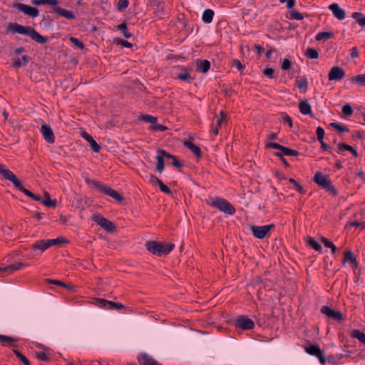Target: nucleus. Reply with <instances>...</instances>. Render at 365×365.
Listing matches in <instances>:
<instances>
[{"label":"nucleus","mask_w":365,"mask_h":365,"mask_svg":"<svg viewBox=\"0 0 365 365\" xmlns=\"http://www.w3.org/2000/svg\"><path fill=\"white\" fill-rule=\"evenodd\" d=\"M207 203L219 210L229 215H233L235 212V207L226 200L220 197L210 199Z\"/></svg>","instance_id":"obj_4"},{"label":"nucleus","mask_w":365,"mask_h":365,"mask_svg":"<svg viewBox=\"0 0 365 365\" xmlns=\"http://www.w3.org/2000/svg\"><path fill=\"white\" fill-rule=\"evenodd\" d=\"M308 245L312 247L314 250L321 252H322V246L319 242H317L314 237H309L308 239Z\"/></svg>","instance_id":"obj_38"},{"label":"nucleus","mask_w":365,"mask_h":365,"mask_svg":"<svg viewBox=\"0 0 365 365\" xmlns=\"http://www.w3.org/2000/svg\"><path fill=\"white\" fill-rule=\"evenodd\" d=\"M118 43L126 48H131L133 46L132 43L123 39L120 40Z\"/></svg>","instance_id":"obj_63"},{"label":"nucleus","mask_w":365,"mask_h":365,"mask_svg":"<svg viewBox=\"0 0 365 365\" xmlns=\"http://www.w3.org/2000/svg\"><path fill=\"white\" fill-rule=\"evenodd\" d=\"M142 120L145 122L150 123L151 124V128L155 125L158 121L156 117L149 115H143L142 116Z\"/></svg>","instance_id":"obj_41"},{"label":"nucleus","mask_w":365,"mask_h":365,"mask_svg":"<svg viewBox=\"0 0 365 365\" xmlns=\"http://www.w3.org/2000/svg\"><path fill=\"white\" fill-rule=\"evenodd\" d=\"M29 57L28 56H23L21 58H18L13 63V66L20 68L26 66L29 63Z\"/></svg>","instance_id":"obj_34"},{"label":"nucleus","mask_w":365,"mask_h":365,"mask_svg":"<svg viewBox=\"0 0 365 365\" xmlns=\"http://www.w3.org/2000/svg\"><path fill=\"white\" fill-rule=\"evenodd\" d=\"M14 187L19 191L24 192L26 196L31 197L32 192L24 187L20 180L18 181V185H14Z\"/></svg>","instance_id":"obj_46"},{"label":"nucleus","mask_w":365,"mask_h":365,"mask_svg":"<svg viewBox=\"0 0 365 365\" xmlns=\"http://www.w3.org/2000/svg\"><path fill=\"white\" fill-rule=\"evenodd\" d=\"M158 155L156 156L157 159V165H156V170L159 173H162L164 170L165 167V161L164 158H168V152L164 150L158 149Z\"/></svg>","instance_id":"obj_16"},{"label":"nucleus","mask_w":365,"mask_h":365,"mask_svg":"<svg viewBox=\"0 0 365 365\" xmlns=\"http://www.w3.org/2000/svg\"><path fill=\"white\" fill-rule=\"evenodd\" d=\"M352 148H353L352 146L345 144V143H339L338 145V149H339V153L344 152V150L351 151V150H352Z\"/></svg>","instance_id":"obj_53"},{"label":"nucleus","mask_w":365,"mask_h":365,"mask_svg":"<svg viewBox=\"0 0 365 365\" xmlns=\"http://www.w3.org/2000/svg\"><path fill=\"white\" fill-rule=\"evenodd\" d=\"M86 182L92 188H95L101 193L105 194L113 197L118 202H120L123 200V197L118 192H117L115 190H113L109 186H107L106 185L102 183L100 181L87 178L86 180Z\"/></svg>","instance_id":"obj_2"},{"label":"nucleus","mask_w":365,"mask_h":365,"mask_svg":"<svg viewBox=\"0 0 365 365\" xmlns=\"http://www.w3.org/2000/svg\"><path fill=\"white\" fill-rule=\"evenodd\" d=\"M95 304L100 308L105 309H122L125 308V306L121 303H117L111 301H108L104 299H96L95 300Z\"/></svg>","instance_id":"obj_7"},{"label":"nucleus","mask_w":365,"mask_h":365,"mask_svg":"<svg viewBox=\"0 0 365 365\" xmlns=\"http://www.w3.org/2000/svg\"><path fill=\"white\" fill-rule=\"evenodd\" d=\"M317 136L319 141H322L324 137V130L322 127H318L317 128Z\"/></svg>","instance_id":"obj_57"},{"label":"nucleus","mask_w":365,"mask_h":365,"mask_svg":"<svg viewBox=\"0 0 365 365\" xmlns=\"http://www.w3.org/2000/svg\"><path fill=\"white\" fill-rule=\"evenodd\" d=\"M343 263L350 262L351 264H354L355 267H357V262L356 259L354 257V253L351 251H346L344 252V257L342 261Z\"/></svg>","instance_id":"obj_25"},{"label":"nucleus","mask_w":365,"mask_h":365,"mask_svg":"<svg viewBox=\"0 0 365 365\" xmlns=\"http://www.w3.org/2000/svg\"><path fill=\"white\" fill-rule=\"evenodd\" d=\"M352 18L362 27H365V16L359 12H354Z\"/></svg>","instance_id":"obj_36"},{"label":"nucleus","mask_w":365,"mask_h":365,"mask_svg":"<svg viewBox=\"0 0 365 365\" xmlns=\"http://www.w3.org/2000/svg\"><path fill=\"white\" fill-rule=\"evenodd\" d=\"M48 282L50 284L61 286V287H66L68 289H71L72 288L71 286L66 284L65 283H63V282L59 281V280L49 279Z\"/></svg>","instance_id":"obj_55"},{"label":"nucleus","mask_w":365,"mask_h":365,"mask_svg":"<svg viewBox=\"0 0 365 365\" xmlns=\"http://www.w3.org/2000/svg\"><path fill=\"white\" fill-rule=\"evenodd\" d=\"M182 71V73H178L176 78L180 81H185L187 83H191L193 80V78L190 75V70L182 66L180 68Z\"/></svg>","instance_id":"obj_21"},{"label":"nucleus","mask_w":365,"mask_h":365,"mask_svg":"<svg viewBox=\"0 0 365 365\" xmlns=\"http://www.w3.org/2000/svg\"><path fill=\"white\" fill-rule=\"evenodd\" d=\"M305 55L311 59H317L319 58L317 51L313 48H308L305 52Z\"/></svg>","instance_id":"obj_40"},{"label":"nucleus","mask_w":365,"mask_h":365,"mask_svg":"<svg viewBox=\"0 0 365 365\" xmlns=\"http://www.w3.org/2000/svg\"><path fill=\"white\" fill-rule=\"evenodd\" d=\"M321 312L329 318L336 320L342 319V314L340 312L334 311L327 306H323L321 309Z\"/></svg>","instance_id":"obj_18"},{"label":"nucleus","mask_w":365,"mask_h":365,"mask_svg":"<svg viewBox=\"0 0 365 365\" xmlns=\"http://www.w3.org/2000/svg\"><path fill=\"white\" fill-rule=\"evenodd\" d=\"M36 356L40 361H47L49 360V358L43 351L36 352Z\"/></svg>","instance_id":"obj_59"},{"label":"nucleus","mask_w":365,"mask_h":365,"mask_svg":"<svg viewBox=\"0 0 365 365\" xmlns=\"http://www.w3.org/2000/svg\"><path fill=\"white\" fill-rule=\"evenodd\" d=\"M8 29L9 31L14 34L18 33L30 36L32 40L41 44H44L47 42V38L39 34L31 26H24L19 24L18 23H9L8 25Z\"/></svg>","instance_id":"obj_1"},{"label":"nucleus","mask_w":365,"mask_h":365,"mask_svg":"<svg viewBox=\"0 0 365 365\" xmlns=\"http://www.w3.org/2000/svg\"><path fill=\"white\" fill-rule=\"evenodd\" d=\"M334 36V34L331 31H323L319 32L315 36L317 41L328 40L332 38Z\"/></svg>","instance_id":"obj_29"},{"label":"nucleus","mask_w":365,"mask_h":365,"mask_svg":"<svg viewBox=\"0 0 365 365\" xmlns=\"http://www.w3.org/2000/svg\"><path fill=\"white\" fill-rule=\"evenodd\" d=\"M321 242L324 244V245L327 247H329L331 250V253L335 254L336 252V246L329 241L327 238L324 237H321Z\"/></svg>","instance_id":"obj_39"},{"label":"nucleus","mask_w":365,"mask_h":365,"mask_svg":"<svg viewBox=\"0 0 365 365\" xmlns=\"http://www.w3.org/2000/svg\"><path fill=\"white\" fill-rule=\"evenodd\" d=\"M147 250L153 255L162 256L168 255L174 248L175 245L172 243L162 244L156 241H148L145 244Z\"/></svg>","instance_id":"obj_3"},{"label":"nucleus","mask_w":365,"mask_h":365,"mask_svg":"<svg viewBox=\"0 0 365 365\" xmlns=\"http://www.w3.org/2000/svg\"><path fill=\"white\" fill-rule=\"evenodd\" d=\"M351 81L360 85L365 86V74H360L351 78Z\"/></svg>","instance_id":"obj_42"},{"label":"nucleus","mask_w":365,"mask_h":365,"mask_svg":"<svg viewBox=\"0 0 365 365\" xmlns=\"http://www.w3.org/2000/svg\"><path fill=\"white\" fill-rule=\"evenodd\" d=\"M291 65V61L288 58H284L282 62L281 68L282 70L287 71L290 68Z\"/></svg>","instance_id":"obj_56"},{"label":"nucleus","mask_w":365,"mask_h":365,"mask_svg":"<svg viewBox=\"0 0 365 365\" xmlns=\"http://www.w3.org/2000/svg\"><path fill=\"white\" fill-rule=\"evenodd\" d=\"M17 341L18 340L14 337L0 334V341L4 346L6 345V344H8L11 347H16V345L14 343Z\"/></svg>","instance_id":"obj_26"},{"label":"nucleus","mask_w":365,"mask_h":365,"mask_svg":"<svg viewBox=\"0 0 365 365\" xmlns=\"http://www.w3.org/2000/svg\"><path fill=\"white\" fill-rule=\"evenodd\" d=\"M235 326L243 330L252 329L255 327L254 322L245 315H241L235 321Z\"/></svg>","instance_id":"obj_10"},{"label":"nucleus","mask_w":365,"mask_h":365,"mask_svg":"<svg viewBox=\"0 0 365 365\" xmlns=\"http://www.w3.org/2000/svg\"><path fill=\"white\" fill-rule=\"evenodd\" d=\"M273 227V224L263 226L251 225L250 230L255 237L257 239H263Z\"/></svg>","instance_id":"obj_6"},{"label":"nucleus","mask_w":365,"mask_h":365,"mask_svg":"<svg viewBox=\"0 0 365 365\" xmlns=\"http://www.w3.org/2000/svg\"><path fill=\"white\" fill-rule=\"evenodd\" d=\"M289 182L290 183H292L295 187L296 189L297 190V191L299 192V193H302V194H304L305 193V190L303 188V187L299 185L294 179L293 178H289Z\"/></svg>","instance_id":"obj_49"},{"label":"nucleus","mask_w":365,"mask_h":365,"mask_svg":"<svg viewBox=\"0 0 365 365\" xmlns=\"http://www.w3.org/2000/svg\"><path fill=\"white\" fill-rule=\"evenodd\" d=\"M214 16V11L210 9H205L202 14V19L205 23H211Z\"/></svg>","instance_id":"obj_30"},{"label":"nucleus","mask_w":365,"mask_h":365,"mask_svg":"<svg viewBox=\"0 0 365 365\" xmlns=\"http://www.w3.org/2000/svg\"><path fill=\"white\" fill-rule=\"evenodd\" d=\"M289 19L295 20H302L304 19V16L302 14H301L297 10H292L289 14Z\"/></svg>","instance_id":"obj_45"},{"label":"nucleus","mask_w":365,"mask_h":365,"mask_svg":"<svg viewBox=\"0 0 365 365\" xmlns=\"http://www.w3.org/2000/svg\"><path fill=\"white\" fill-rule=\"evenodd\" d=\"M13 351L14 354L16 356V357L19 358L24 365H31L29 359L25 356H24L20 351L16 349H14Z\"/></svg>","instance_id":"obj_43"},{"label":"nucleus","mask_w":365,"mask_h":365,"mask_svg":"<svg viewBox=\"0 0 365 365\" xmlns=\"http://www.w3.org/2000/svg\"><path fill=\"white\" fill-rule=\"evenodd\" d=\"M41 132L43 138L48 143H53L55 141V136L51 126L46 123H42L41 126Z\"/></svg>","instance_id":"obj_14"},{"label":"nucleus","mask_w":365,"mask_h":365,"mask_svg":"<svg viewBox=\"0 0 365 365\" xmlns=\"http://www.w3.org/2000/svg\"><path fill=\"white\" fill-rule=\"evenodd\" d=\"M81 136L90 144L91 149L94 152L98 153L100 150V145L96 142V140L90 134H88L86 131H83L81 133Z\"/></svg>","instance_id":"obj_20"},{"label":"nucleus","mask_w":365,"mask_h":365,"mask_svg":"<svg viewBox=\"0 0 365 365\" xmlns=\"http://www.w3.org/2000/svg\"><path fill=\"white\" fill-rule=\"evenodd\" d=\"M0 175L2 176L4 179L12 182L14 185H18V181L19 180L17 178L15 174H14L3 164H0Z\"/></svg>","instance_id":"obj_13"},{"label":"nucleus","mask_w":365,"mask_h":365,"mask_svg":"<svg viewBox=\"0 0 365 365\" xmlns=\"http://www.w3.org/2000/svg\"><path fill=\"white\" fill-rule=\"evenodd\" d=\"M22 265H23L22 263L19 262V263L9 265V266L0 267V272H6V273H12V272L19 269Z\"/></svg>","instance_id":"obj_28"},{"label":"nucleus","mask_w":365,"mask_h":365,"mask_svg":"<svg viewBox=\"0 0 365 365\" xmlns=\"http://www.w3.org/2000/svg\"><path fill=\"white\" fill-rule=\"evenodd\" d=\"M183 145L190 149L197 158L201 156V150L200 148L195 145L193 143L189 140H185L183 142Z\"/></svg>","instance_id":"obj_24"},{"label":"nucleus","mask_w":365,"mask_h":365,"mask_svg":"<svg viewBox=\"0 0 365 365\" xmlns=\"http://www.w3.org/2000/svg\"><path fill=\"white\" fill-rule=\"evenodd\" d=\"M313 180L319 186L325 189L332 195H336L337 194L336 188L332 185L330 179L326 175H324L320 172H317L315 173Z\"/></svg>","instance_id":"obj_5"},{"label":"nucleus","mask_w":365,"mask_h":365,"mask_svg":"<svg viewBox=\"0 0 365 365\" xmlns=\"http://www.w3.org/2000/svg\"><path fill=\"white\" fill-rule=\"evenodd\" d=\"M14 8L18 9L19 11L23 12L31 18H36L39 15V11L36 7H32L24 4L16 3L14 5Z\"/></svg>","instance_id":"obj_9"},{"label":"nucleus","mask_w":365,"mask_h":365,"mask_svg":"<svg viewBox=\"0 0 365 365\" xmlns=\"http://www.w3.org/2000/svg\"><path fill=\"white\" fill-rule=\"evenodd\" d=\"M48 247H51L53 245H59L65 242V240L63 237H58L56 239L46 240Z\"/></svg>","instance_id":"obj_48"},{"label":"nucleus","mask_w":365,"mask_h":365,"mask_svg":"<svg viewBox=\"0 0 365 365\" xmlns=\"http://www.w3.org/2000/svg\"><path fill=\"white\" fill-rule=\"evenodd\" d=\"M70 41L73 45L76 46L78 48L81 49L83 48L84 45L83 42L81 41L79 39L74 37H71Z\"/></svg>","instance_id":"obj_54"},{"label":"nucleus","mask_w":365,"mask_h":365,"mask_svg":"<svg viewBox=\"0 0 365 365\" xmlns=\"http://www.w3.org/2000/svg\"><path fill=\"white\" fill-rule=\"evenodd\" d=\"M54 11L61 16H63L67 19H74V14L68 10L63 9L61 7H55Z\"/></svg>","instance_id":"obj_23"},{"label":"nucleus","mask_w":365,"mask_h":365,"mask_svg":"<svg viewBox=\"0 0 365 365\" xmlns=\"http://www.w3.org/2000/svg\"><path fill=\"white\" fill-rule=\"evenodd\" d=\"M297 83L299 88L302 91L305 92L307 88V79L305 76H301L299 78L297 79Z\"/></svg>","instance_id":"obj_35"},{"label":"nucleus","mask_w":365,"mask_h":365,"mask_svg":"<svg viewBox=\"0 0 365 365\" xmlns=\"http://www.w3.org/2000/svg\"><path fill=\"white\" fill-rule=\"evenodd\" d=\"M274 71L272 68H266L263 71V73L265 76H268L269 78H274Z\"/></svg>","instance_id":"obj_60"},{"label":"nucleus","mask_w":365,"mask_h":365,"mask_svg":"<svg viewBox=\"0 0 365 365\" xmlns=\"http://www.w3.org/2000/svg\"><path fill=\"white\" fill-rule=\"evenodd\" d=\"M45 199L42 200L41 203L46 207H55L56 206V200H52L50 198V195L47 192H44Z\"/></svg>","instance_id":"obj_33"},{"label":"nucleus","mask_w":365,"mask_h":365,"mask_svg":"<svg viewBox=\"0 0 365 365\" xmlns=\"http://www.w3.org/2000/svg\"><path fill=\"white\" fill-rule=\"evenodd\" d=\"M197 71L205 73L210 68V62L206 59L197 60L196 61Z\"/></svg>","instance_id":"obj_22"},{"label":"nucleus","mask_w":365,"mask_h":365,"mask_svg":"<svg viewBox=\"0 0 365 365\" xmlns=\"http://www.w3.org/2000/svg\"><path fill=\"white\" fill-rule=\"evenodd\" d=\"M351 336L357 339L361 343L365 344V334L358 329H353L351 331Z\"/></svg>","instance_id":"obj_32"},{"label":"nucleus","mask_w":365,"mask_h":365,"mask_svg":"<svg viewBox=\"0 0 365 365\" xmlns=\"http://www.w3.org/2000/svg\"><path fill=\"white\" fill-rule=\"evenodd\" d=\"M140 365H162L148 354H142L138 358Z\"/></svg>","instance_id":"obj_19"},{"label":"nucleus","mask_w":365,"mask_h":365,"mask_svg":"<svg viewBox=\"0 0 365 365\" xmlns=\"http://www.w3.org/2000/svg\"><path fill=\"white\" fill-rule=\"evenodd\" d=\"M32 4L34 5H51V6H56L58 4V1L57 0H32Z\"/></svg>","instance_id":"obj_37"},{"label":"nucleus","mask_w":365,"mask_h":365,"mask_svg":"<svg viewBox=\"0 0 365 365\" xmlns=\"http://www.w3.org/2000/svg\"><path fill=\"white\" fill-rule=\"evenodd\" d=\"M305 350L309 354L317 356L322 365L325 364V356L318 345L311 344L307 346Z\"/></svg>","instance_id":"obj_11"},{"label":"nucleus","mask_w":365,"mask_h":365,"mask_svg":"<svg viewBox=\"0 0 365 365\" xmlns=\"http://www.w3.org/2000/svg\"><path fill=\"white\" fill-rule=\"evenodd\" d=\"M267 147L280 150L282 152L281 154H282V155H284L294 156V157H297L299 155L298 151H297L295 150L290 149L287 147H284V146L281 145L277 143H268L267 144Z\"/></svg>","instance_id":"obj_12"},{"label":"nucleus","mask_w":365,"mask_h":365,"mask_svg":"<svg viewBox=\"0 0 365 365\" xmlns=\"http://www.w3.org/2000/svg\"><path fill=\"white\" fill-rule=\"evenodd\" d=\"M160 188V190L166 194H172L171 190L165 185L162 181L158 184Z\"/></svg>","instance_id":"obj_58"},{"label":"nucleus","mask_w":365,"mask_h":365,"mask_svg":"<svg viewBox=\"0 0 365 365\" xmlns=\"http://www.w3.org/2000/svg\"><path fill=\"white\" fill-rule=\"evenodd\" d=\"M330 126L332 127L333 128L336 129L339 132L349 131V129L346 126L339 124L337 123H330Z\"/></svg>","instance_id":"obj_47"},{"label":"nucleus","mask_w":365,"mask_h":365,"mask_svg":"<svg viewBox=\"0 0 365 365\" xmlns=\"http://www.w3.org/2000/svg\"><path fill=\"white\" fill-rule=\"evenodd\" d=\"M299 110L304 115H310L312 113L311 106L307 100L300 102Z\"/></svg>","instance_id":"obj_27"},{"label":"nucleus","mask_w":365,"mask_h":365,"mask_svg":"<svg viewBox=\"0 0 365 365\" xmlns=\"http://www.w3.org/2000/svg\"><path fill=\"white\" fill-rule=\"evenodd\" d=\"M152 129L155 131H164L167 129V127L156 123V124L152 127Z\"/></svg>","instance_id":"obj_61"},{"label":"nucleus","mask_w":365,"mask_h":365,"mask_svg":"<svg viewBox=\"0 0 365 365\" xmlns=\"http://www.w3.org/2000/svg\"><path fill=\"white\" fill-rule=\"evenodd\" d=\"M129 2L128 0H119L118 2V9L119 11H123L128 6Z\"/></svg>","instance_id":"obj_51"},{"label":"nucleus","mask_w":365,"mask_h":365,"mask_svg":"<svg viewBox=\"0 0 365 365\" xmlns=\"http://www.w3.org/2000/svg\"><path fill=\"white\" fill-rule=\"evenodd\" d=\"M118 29L120 30L125 38H129L131 37V34L128 31L127 25L125 23L120 24L118 26Z\"/></svg>","instance_id":"obj_44"},{"label":"nucleus","mask_w":365,"mask_h":365,"mask_svg":"<svg viewBox=\"0 0 365 365\" xmlns=\"http://www.w3.org/2000/svg\"><path fill=\"white\" fill-rule=\"evenodd\" d=\"M232 66L236 67L239 71H242L244 68V66L238 59L233 61Z\"/></svg>","instance_id":"obj_62"},{"label":"nucleus","mask_w":365,"mask_h":365,"mask_svg":"<svg viewBox=\"0 0 365 365\" xmlns=\"http://www.w3.org/2000/svg\"><path fill=\"white\" fill-rule=\"evenodd\" d=\"M168 158H170L172 160V165L174 167H175L177 168H180L182 167V164L180 163V162L177 159V158L175 155H173L168 153Z\"/></svg>","instance_id":"obj_50"},{"label":"nucleus","mask_w":365,"mask_h":365,"mask_svg":"<svg viewBox=\"0 0 365 365\" xmlns=\"http://www.w3.org/2000/svg\"><path fill=\"white\" fill-rule=\"evenodd\" d=\"M342 113L346 116H349L353 113V109L349 104H346L342 108Z\"/></svg>","instance_id":"obj_52"},{"label":"nucleus","mask_w":365,"mask_h":365,"mask_svg":"<svg viewBox=\"0 0 365 365\" xmlns=\"http://www.w3.org/2000/svg\"><path fill=\"white\" fill-rule=\"evenodd\" d=\"M283 122L287 123L289 127L292 126V118L288 115H284L283 117Z\"/></svg>","instance_id":"obj_64"},{"label":"nucleus","mask_w":365,"mask_h":365,"mask_svg":"<svg viewBox=\"0 0 365 365\" xmlns=\"http://www.w3.org/2000/svg\"><path fill=\"white\" fill-rule=\"evenodd\" d=\"M329 9L332 11L334 17L339 20H343L345 19L346 14L345 11L339 7L336 3H333L329 6Z\"/></svg>","instance_id":"obj_17"},{"label":"nucleus","mask_w":365,"mask_h":365,"mask_svg":"<svg viewBox=\"0 0 365 365\" xmlns=\"http://www.w3.org/2000/svg\"><path fill=\"white\" fill-rule=\"evenodd\" d=\"M33 250H40L41 252H43L47 248H48V245L46 240H40L36 242L34 244L31 246Z\"/></svg>","instance_id":"obj_31"},{"label":"nucleus","mask_w":365,"mask_h":365,"mask_svg":"<svg viewBox=\"0 0 365 365\" xmlns=\"http://www.w3.org/2000/svg\"><path fill=\"white\" fill-rule=\"evenodd\" d=\"M92 219L107 232H112L115 228V225L111 221L99 215H94Z\"/></svg>","instance_id":"obj_8"},{"label":"nucleus","mask_w":365,"mask_h":365,"mask_svg":"<svg viewBox=\"0 0 365 365\" xmlns=\"http://www.w3.org/2000/svg\"><path fill=\"white\" fill-rule=\"evenodd\" d=\"M345 76V71L339 66H334L329 72L328 77L329 81H340Z\"/></svg>","instance_id":"obj_15"}]
</instances>
